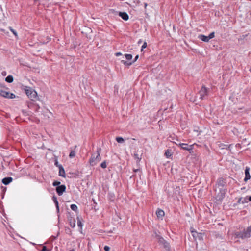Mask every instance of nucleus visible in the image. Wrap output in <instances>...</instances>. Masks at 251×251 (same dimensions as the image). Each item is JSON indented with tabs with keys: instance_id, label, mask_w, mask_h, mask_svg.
<instances>
[{
	"instance_id": "obj_1",
	"label": "nucleus",
	"mask_w": 251,
	"mask_h": 251,
	"mask_svg": "<svg viewBox=\"0 0 251 251\" xmlns=\"http://www.w3.org/2000/svg\"><path fill=\"white\" fill-rule=\"evenodd\" d=\"M101 149L100 148H98L97 150V154L94 153L91 155V158L89 159V163L91 166H94L96 165L100 160L101 157L100 153Z\"/></svg>"
},
{
	"instance_id": "obj_2",
	"label": "nucleus",
	"mask_w": 251,
	"mask_h": 251,
	"mask_svg": "<svg viewBox=\"0 0 251 251\" xmlns=\"http://www.w3.org/2000/svg\"><path fill=\"white\" fill-rule=\"evenodd\" d=\"M227 191L226 188H217V192L216 193L215 197L216 201L221 203L225 197Z\"/></svg>"
},
{
	"instance_id": "obj_3",
	"label": "nucleus",
	"mask_w": 251,
	"mask_h": 251,
	"mask_svg": "<svg viewBox=\"0 0 251 251\" xmlns=\"http://www.w3.org/2000/svg\"><path fill=\"white\" fill-rule=\"evenodd\" d=\"M227 183L225 179L223 177L218 178L215 185L214 186V191L217 192V188H226Z\"/></svg>"
},
{
	"instance_id": "obj_4",
	"label": "nucleus",
	"mask_w": 251,
	"mask_h": 251,
	"mask_svg": "<svg viewBox=\"0 0 251 251\" xmlns=\"http://www.w3.org/2000/svg\"><path fill=\"white\" fill-rule=\"evenodd\" d=\"M190 232L194 241H196L197 239L199 240L203 239V234L197 232L193 227L190 228Z\"/></svg>"
},
{
	"instance_id": "obj_5",
	"label": "nucleus",
	"mask_w": 251,
	"mask_h": 251,
	"mask_svg": "<svg viewBox=\"0 0 251 251\" xmlns=\"http://www.w3.org/2000/svg\"><path fill=\"white\" fill-rule=\"evenodd\" d=\"M199 94L200 96V99L201 100H203L204 97L208 94L207 88L205 86L203 85L201 89L199 91Z\"/></svg>"
},
{
	"instance_id": "obj_6",
	"label": "nucleus",
	"mask_w": 251,
	"mask_h": 251,
	"mask_svg": "<svg viewBox=\"0 0 251 251\" xmlns=\"http://www.w3.org/2000/svg\"><path fill=\"white\" fill-rule=\"evenodd\" d=\"M28 107L32 109L36 112H39L40 109V106L36 102V101H33L28 103Z\"/></svg>"
},
{
	"instance_id": "obj_7",
	"label": "nucleus",
	"mask_w": 251,
	"mask_h": 251,
	"mask_svg": "<svg viewBox=\"0 0 251 251\" xmlns=\"http://www.w3.org/2000/svg\"><path fill=\"white\" fill-rule=\"evenodd\" d=\"M66 189V187L64 184L60 185L56 187V193L59 196H61L65 192Z\"/></svg>"
},
{
	"instance_id": "obj_8",
	"label": "nucleus",
	"mask_w": 251,
	"mask_h": 251,
	"mask_svg": "<svg viewBox=\"0 0 251 251\" xmlns=\"http://www.w3.org/2000/svg\"><path fill=\"white\" fill-rule=\"evenodd\" d=\"M179 147L183 150L186 151H192L193 149V145H188L186 143L179 144Z\"/></svg>"
},
{
	"instance_id": "obj_9",
	"label": "nucleus",
	"mask_w": 251,
	"mask_h": 251,
	"mask_svg": "<svg viewBox=\"0 0 251 251\" xmlns=\"http://www.w3.org/2000/svg\"><path fill=\"white\" fill-rule=\"evenodd\" d=\"M30 95L29 97V98L30 99L31 101H36L39 99V98L37 95V93L34 90L32 89V91L30 92Z\"/></svg>"
},
{
	"instance_id": "obj_10",
	"label": "nucleus",
	"mask_w": 251,
	"mask_h": 251,
	"mask_svg": "<svg viewBox=\"0 0 251 251\" xmlns=\"http://www.w3.org/2000/svg\"><path fill=\"white\" fill-rule=\"evenodd\" d=\"M250 168L248 166L246 167L245 170V177L244 178V181L247 182L248 180L251 178V176L250 175Z\"/></svg>"
},
{
	"instance_id": "obj_11",
	"label": "nucleus",
	"mask_w": 251,
	"mask_h": 251,
	"mask_svg": "<svg viewBox=\"0 0 251 251\" xmlns=\"http://www.w3.org/2000/svg\"><path fill=\"white\" fill-rule=\"evenodd\" d=\"M118 15L125 21H127L129 19V16L126 12H119Z\"/></svg>"
},
{
	"instance_id": "obj_12",
	"label": "nucleus",
	"mask_w": 251,
	"mask_h": 251,
	"mask_svg": "<svg viewBox=\"0 0 251 251\" xmlns=\"http://www.w3.org/2000/svg\"><path fill=\"white\" fill-rule=\"evenodd\" d=\"M13 180V178L11 177H4L2 180V182L3 184L7 185H8Z\"/></svg>"
},
{
	"instance_id": "obj_13",
	"label": "nucleus",
	"mask_w": 251,
	"mask_h": 251,
	"mask_svg": "<svg viewBox=\"0 0 251 251\" xmlns=\"http://www.w3.org/2000/svg\"><path fill=\"white\" fill-rule=\"evenodd\" d=\"M198 38L201 41L205 42H207L209 41L208 36H206L203 34H200L198 36Z\"/></svg>"
},
{
	"instance_id": "obj_14",
	"label": "nucleus",
	"mask_w": 251,
	"mask_h": 251,
	"mask_svg": "<svg viewBox=\"0 0 251 251\" xmlns=\"http://www.w3.org/2000/svg\"><path fill=\"white\" fill-rule=\"evenodd\" d=\"M164 211L160 209H158L156 212V215L158 218H162L164 216Z\"/></svg>"
},
{
	"instance_id": "obj_15",
	"label": "nucleus",
	"mask_w": 251,
	"mask_h": 251,
	"mask_svg": "<svg viewBox=\"0 0 251 251\" xmlns=\"http://www.w3.org/2000/svg\"><path fill=\"white\" fill-rule=\"evenodd\" d=\"M59 176H61L63 177H66L65 172L64 169L63 167V166H62V167L59 166Z\"/></svg>"
},
{
	"instance_id": "obj_16",
	"label": "nucleus",
	"mask_w": 251,
	"mask_h": 251,
	"mask_svg": "<svg viewBox=\"0 0 251 251\" xmlns=\"http://www.w3.org/2000/svg\"><path fill=\"white\" fill-rule=\"evenodd\" d=\"M0 96L8 98L9 97V92L0 89Z\"/></svg>"
},
{
	"instance_id": "obj_17",
	"label": "nucleus",
	"mask_w": 251,
	"mask_h": 251,
	"mask_svg": "<svg viewBox=\"0 0 251 251\" xmlns=\"http://www.w3.org/2000/svg\"><path fill=\"white\" fill-rule=\"evenodd\" d=\"M248 202V200H246V198H239L236 204H238L240 203L244 204L245 203Z\"/></svg>"
},
{
	"instance_id": "obj_18",
	"label": "nucleus",
	"mask_w": 251,
	"mask_h": 251,
	"mask_svg": "<svg viewBox=\"0 0 251 251\" xmlns=\"http://www.w3.org/2000/svg\"><path fill=\"white\" fill-rule=\"evenodd\" d=\"M133 156H134V159L136 160L137 163H138L140 161V160L142 158L141 155H140L138 154H137V153H136V152H135L134 153Z\"/></svg>"
},
{
	"instance_id": "obj_19",
	"label": "nucleus",
	"mask_w": 251,
	"mask_h": 251,
	"mask_svg": "<svg viewBox=\"0 0 251 251\" xmlns=\"http://www.w3.org/2000/svg\"><path fill=\"white\" fill-rule=\"evenodd\" d=\"M25 88H24V90L25 91V93H26V95L29 98V96L30 95V92H31L32 91V89L30 87H27V86H25Z\"/></svg>"
},
{
	"instance_id": "obj_20",
	"label": "nucleus",
	"mask_w": 251,
	"mask_h": 251,
	"mask_svg": "<svg viewBox=\"0 0 251 251\" xmlns=\"http://www.w3.org/2000/svg\"><path fill=\"white\" fill-rule=\"evenodd\" d=\"M69 224H70V226L74 228L75 227V219L74 218H71L70 219H69Z\"/></svg>"
},
{
	"instance_id": "obj_21",
	"label": "nucleus",
	"mask_w": 251,
	"mask_h": 251,
	"mask_svg": "<svg viewBox=\"0 0 251 251\" xmlns=\"http://www.w3.org/2000/svg\"><path fill=\"white\" fill-rule=\"evenodd\" d=\"M162 245H163V247L165 249V250L168 251H170L171 248L170 244L167 241H166Z\"/></svg>"
},
{
	"instance_id": "obj_22",
	"label": "nucleus",
	"mask_w": 251,
	"mask_h": 251,
	"mask_svg": "<svg viewBox=\"0 0 251 251\" xmlns=\"http://www.w3.org/2000/svg\"><path fill=\"white\" fill-rule=\"evenodd\" d=\"M164 154L167 158L170 157L173 155L171 150L168 149L166 150Z\"/></svg>"
},
{
	"instance_id": "obj_23",
	"label": "nucleus",
	"mask_w": 251,
	"mask_h": 251,
	"mask_svg": "<svg viewBox=\"0 0 251 251\" xmlns=\"http://www.w3.org/2000/svg\"><path fill=\"white\" fill-rule=\"evenodd\" d=\"M5 81L8 83H11L13 81V77L9 75L5 78Z\"/></svg>"
},
{
	"instance_id": "obj_24",
	"label": "nucleus",
	"mask_w": 251,
	"mask_h": 251,
	"mask_svg": "<svg viewBox=\"0 0 251 251\" xmlns=\"http://www.w3.org/2000/svg\"><path fill=\"white\" fill-rule=\"evenodd\" d=\"M108 197L111 201H113L115 199V195L112 193H108Z\"/></svg>"
},
{
	"instance_id": "obj_25",
	"label": "nucleus",
	"mask_w": 251,
	"mask_h": 251,
	"mask_svg": "<svg viewBox=\"0 0 251 251\" xmlns=\"http://www.w3.org/2000/svg\"><path fill=\"white\" fill-rule=\"evenodd\" d=\"M70 207L71 209L75 212L77 213L78 212V208L76 205L75 204H71Z\"/></svg>"
},
{
	"instance_id": "obj_26",
	"label": "nucleus",
	"mask_w": 251,
	"mask_h": 251,
	"mask_svg": "<svg viewBox=\"0 0 251 251\" xmlns=\"http://www.w3.org/2000/svg\"><path fill=\"white\" fill-rule=\"evenodd\" d=\"M123 64H124L125 66H129L133 64V62H128L124 60H121V61Z\"/></svg>"
},
{
	"instance_id": "obj_27",
	"label": "nucleus",
	"mask_w": 251,
	"mask_h": 251,
	"mask_svg": "<svg viewBox=\"0 0 251 251\" xmlns=\"http://www.w3.org/2000/svg\"><path fill=\"white\" fill-rule=\"evenodd\" d=\"M158 242L160 244H163L166 241V240L162 237L160 236L158 239Z\"/></svg>"
},
{
	"instance_id": "obj_28",
	"label": "nucleus",
	"mask_w": 251,
	"mask_h": 251,
	"mask_svg": "<svg viewBox=\"0 0 251 251\" xmlns=\"http://www.w3.org/2000/svg\"><path fill=\"white\" fill-rule=\"evenodd\" d=\"M116 140L118 143H122L124 141V138L121 137H117L116 138Z\"/></svg>"
},
{
	"instance_id": "obj_29",
	"label": "nucleus",
	"mask_w": 251,
	"mask_h": 251,
	"mask_svg": "<svg viewBox=\"0 0 251 251\" xmlns=\"http://www.w3.org/2000/svg\"><path fill=\"white\" fill-rule=\"evenodd\" d=\"M52 200H53V202H54L55 206H57L58 205H59V203L57 201V197L56 196H53L52 197Z\"/></svg>"
},
{
	"instance_id": "obj_30",
	"label": "nucleus",
	"mask_w": 251,
	"mask_h": 251,
	"mask_svg": "<svg viewBox=\"0 0 251 251\" xmlns=\"http://www.w3.org/2000/svg\"><path fill=\"white\" fill-rule=\"evenodd\" d=\"M125 56L127 60H130L132 58V55L130 54H125Z\"/></svg>"
},
{
	"instance_id": "obj_31",
	"label": "nucleus",
	"mask_w": 251,
	"mask_h": 251,
	"mask_svg": "<svg viewBox=\"0 0 251 251\" xmlns=\"http://www.w3.org/2000/svg\"><path fill=\"white\" fill-rule=\"evenodd\" d=\"M214 236H215V237L216 238H219L220 239H223V237L222 234H221L219 233H215V234H214Z\"/></svg>"
},
{
	"instance_id": "obj_32",
	"label": "nucleus",
	"mask_w": 251,
	"mask_h": 251,
	"mask_svg": "<svg viewBox=\"0 0 251 251\" xmlns=\"http://www.w3.org/2000/svg\"><path fill=\"white\" fill-rule=\"evenodd\" d=\"M230 146H231V145H225V144H223L222 146H221L220 147H221L223 149L228 150L230 148Z\"/></svg>"
},
{
	"instance_id": "obj_33",
	"label": "nucleus",
	"mask_w": 251,
	"mask_h": 251,
	"mask_svg": "<svg viewBox=\"0 0 251 251\" xmlns=\"http://www.w3.org/2000/svg\"><path fill=\"white\" fill-rule=\"evenodd\" d=\"M60 184H61V183L60 181L55 180V181H54L52 183V185L53 186L58 187V186L60 185Z\"/></svg>"
},
{
	"instance_id": "obj_34",
	"label": "nucleus",
	"mask_w": 251,
	"mask_h": 251,
	"mask_svg": "<svg viewBox=\"0 0 251 251\" xmlns=\"http://www.w3.org/2000/svg\"><path fill=\"white\" fill-rule=\"evenodd\" d=\"M155 237L158 239L161 236L159 234V232L156 230L153 231Z\"/></svg>"
},
{
	"instance_id": "obj_35",
	"label": "nucleus",
	"mask_w": 251,
	"mask_h": 251,
	"mask_svg": "<svg viewBox=\"0 0 251 251\" xmlns=\"http://www.w3.org/2000/svg\"><path fill=\"white\" fill-rule=\"evenodd\" d=\"M77 226L81 228L83 226V224H82L80 219H79L78 217H77Z\"/></svg>"
},
{
	"instance_id": "obj_36",
	"label": "nucleus",
	"mask_w": 251,
	"mask_h": 251,
	"mask_svg": "<svg viewBox=\"0 0 251 251\" xmlns=\"http://www.w3.org/2000/svg\"><path fill=\"white\" fill-rule=\"evenodd\" d=\"M0 189H1L2 192V198H3V196L6 192V188L5 187L1 186L0 187Z\"/></svg>"
},
{
	"instance_id": "obj_37",
	"label": "nucleus",
	"mask_w": 251,
	"mask_h": 251,
	"mask_svg": "<svg viewBox=\"0 0 251 251\" xmlns=\"http://www.w3.org/2000/svg\"><path fill=\"white\" fill-rule=\"evenodd\" d=\"M100 167L103 168V169H105L107 167V165H106V162L105 161L102 162L101 164H100Z\"/></svg>"
},
{
	"instance_id": "obj_38",
	"label": "nucleus",
	"mask_w": 251,
	"mask_h": 251,
	"mask_svg": "<svg viewBox=\"0 0 251 251\" xmlns=\"http://www.w3.org/2000/svg\"><path fill=\"white\" fill-rule=\"evenodd\" d=\"M75 152L74 151H72L70 152L69 157L70 158H73V157H75Z\"/></svg>"
},
{
	"instance_id": "obj_39",
	"label": "nucleus",
	"mask_w": 251,
	"mask_h": 251,
	"mask_svg": "<svg viewBox=\"0 0 251 251\" xmlns=\"http://www.w3.org/2000/svg\"><path fill=\"white\" fill-rule=\"evenodd\" d=\"M15 98V95L13 93H11L9 92V97L8 99H13Z\"/></svg>"
},
{
	"instance_id": "obj_40",
	"label": "nucleus",
	"mask_w": 251,
	"mask_h": 251,
	"mask_svg": "<svg viewBox=\"0 0 251 251\" xmlns=\"http://www.w3.org/2000/svg\"><path fill=\"white\" fill-rule=\"evenodd\" d=\"M209 39H212L215 36V33L214 32H212L208 36Z\"/></svg>"
},
{
	"instance_id": "obj_41",
	"label": "nucleus",
	"mask_w": 251,
	"mask_h": 251,
	"mask_svg": "<svg viewBox=\"0 0 251 251\" xmlns=\"http://www.w3.org/2000/svg\"><path fill=\"white\" fill-rule=\"evenodd\" d=\"M54 165H55L56 167H58V168H59V166H61V167H62V165H61V164H59V163H58V161H57V159H55V162H54Z\"/></svg>"
},
{
	"instance_id": "obj_42",
	"label": "nucleus",
	"mask_w": 251,
	"mask_h": 251,
	"mask_svg": "<svg viewBox=\"0 0 251 251\" xmlns=\"http://www.w3.org/2000/svg\"><path fill=\"white\" fill-rule=\"evenodd\" d=\"M50 251V250H49V249H48L46 246H43L42 249L41 250V251Z\"/></svg>"
},
{
	"instance_id": "obj_43",
	"label": "nucleus",
	"mask_w": 251,
	"mask_h": 251,
	"mask_svg": "<svg viewBox=\"0 0 251 251\" xmlns=\"http://www.w3.org/2000/svg\"><path fill=\"white\" fill-rule=\"evenodd\" d=\"M147 43L145 42L141 47V51L143 50L144 48H146L147 47Z\"/></svg>"
},
{
	"instance_id": "obj_44",
	"label": "nucleus",
	"mask_w": 251,
	"mask_h": 251,
	"mask_svg": "<svg viewBox=\"0 0 251 251\" xmlns=\"http://www.w3.org/2000/svg\"><path fill=\"white\" fill-rule=\"evenodd\" d=\"M10 30L15 36L17 35V32L11 27H10Z\"/></svg>"
},
{
	"instance_id": "obj_45",
	"label": "nucleus",
	"mask_w": 251,
	"mask_h": 251,
	"mask_svg": "<svg viewBox=\"0 0 251 251\" xmlns=\"http://www.w3.org/2000/svg\"><path fill=\"white\" fill-rule=\"evenodd\" d=\"M110 250V247L108 246H105L104 247V250L105 251H109Z\"/></svg>"
},
{
	"instance_id": "obj_46",
	"label": "nucleus",
	"mask_w": 251,
	"mask_h": 251,
	"mask_svg": "<svg viewBox=\"0 0 251 251\" xmlns=\"http://www.w3.org/2000/svg\"><path fill=\"white\" fill-rule=\"evenodd\" d=\"M138 58H139V55H137L135 57L134 60L132 61H131V62H133V63H134L135 62H136L137 61V60L138 59Z\"/></svg>"
},
{
	"instance_id": "obj_47",
	"label": "nucleus",
	"mask_w": 251,
	"mask_h": 251,
	"mask_svg": "<svg viewBox=\"0 0 251 251\" xmlns=\"http://www.w3.org/2000/svg\"><path fill=\"white\" fill-rule=\"evenodd\" d=\"M246 200H248V201H251V196H247L245 197Z\"/></svg>"
},
{
	"instance_id": "obj_48",
	"label": "nucleus",
	"mask_w": 251,
	"mask_h": 251,
	"mask_svg": "<svg viewBox=\"0 0 251 251\" xmlns=\"http://www.w3.org/2000/svg\"><path fill=\"white\" fill-rule=\"evenodd\" d=\"M190 100L191 101H192L193 102H196V100L195 98H194V99H190Z\"/></svg>"
},
{
	"instance_id": "obj_49",
	"label": "nucleus",
	"mask_w": 251,
	"mask_h": 251,
	"mask_svg": "<svg viewBox=\"0 0 251 251\" xmlns=\"http://www.w3.org/2000/svg\"><path fill=\"white\" fill-rule=\"evenodd\" d=\"M121 55H122V53L121 52H117V53H115V55L116 56H119Z\"/></svg>"
},
{
	"instance_id": "obj_50",
	"label": "nucleus",
	"mask_w": 251,
	"mask_h": 251,
	"mask_svg": "<svg viewBox=\"0 0 251 251\" xmlns=\"http://www.w3.org/2000/svg\"><path fill=\"white\" fill-rule=\"evenodd\" d=\"M56 206V210H57V213H58L59 212V205H58L57 206Z\"/></svg>"
},
{
	"instance_id": "obj_51",
	"label": "nucleus",
	"mask_w": 251,
	"mask_h": 251,
	"mask_svg": "<svg viewBox=\"0 0 251 251\" xmlns=\"http://www.w3.org/2000/svg\"><path fill=\"white\" fill-rule=\"evenodd\" d=\"M133 171L134 172H137L140 171V170L139 169H134Z\"/></svg>"
},
{
	"instance_id": "obj_52",
	"label": "nucleus",
	"mask_w": 251,
	"mask_h": 251,
	"mask_svg": "<svg viewBox=\"0 0 251 251\" xmlns=\"http://www.w3.org/2000/svg\"><path fill=\"white\" fill-rule=\"evenodd\" d=\"M147 5H148L147 3H145L144 4V7H145V8H146V7L147 6Z\"/></svg>"
},
{
	"instance_id": "obj_53",
	"label": "nucleus",
	"mask_w": 251,
	"mask_h": 251,
	"mask_svg": "<svg viewBox=\"0 0 251 251\" xmlns=\"http://www.w3.org/2000/svg\"><path fill=\"white\" fill-rule=\"evenodd\" d=\"M2 75H6V72H3L2 73Z\"/></svg>"
},
{
	"instance_id": "obj_54",
	"label": "nucleus",
	"mask_w": 251,
	"mask_h": 251,
	"mask_svg": "<svg viewBox=\"0 0 251 251\" xmlns=\"http://www.w3.org/2000/svg\"><path fill=\"white\" fill-rule=\"evenodd\" d=\"M94 209L95 211H96L97 209H96V207H95H95H94Z\"/></svg>"
},
{
	"instance_id": "obj_55",
	"label": "nucleus",
	"mask_w": 251,
	"mask_h": 251,
	"mask_svg": "<svg viewBox=\"0 0 251 251\" xmlns=\"http://www.w3.org/2000/svg\"><path fill=\"white\" fill-rule=\"evenodd\" d=\"M70 251H75L74 249H72Z\"/></svg>"
},
{
	"instance_id": "obj_56",
	"label": "nucleus",
	"mask_w": 251,
	"mask_h": 251,
	"mask_svg": "<svg viewBox=\"0 0 251 251\" xmlns=\"http://www.w3.org/2000/svg\"><path fill=\"white\" fill-rule=\"evenodd\" d=\"M0 9H2V7L0 5Z\"/></svg>"
},
{
	"instance_id": "obj_57",
	"label": "nucleus",
	"mask_w": 251,
	"mask_h": 251,
	"mask_svg": "<svg viewBox=\"0 0 251 251\" xmlns=\"http://www.w3.org/2000/svg\"><path fill=\"white\" fill-rule=\"evenodd\" d=\"M141 40H140V41L138 42V43H141Z\"/></svg>"
},
{
	"instance_id": "obj_58",
	"label": "nucleus",
	"mask_w": 251,
	"mask_h": 251,
	"mask_svg": "<svg viewBox=\"0 0 251 251\" xmlns=\"http://www.w3.org/2000/svg\"><path fill=\"white\" fill-rule=\"evenodd\" d=\"M94 203H95L96 204H97V203H96V202H95L94 201Z\"/></svg>"
}]
</instances>
